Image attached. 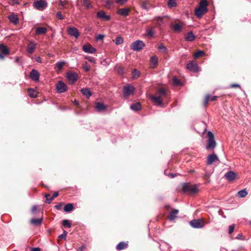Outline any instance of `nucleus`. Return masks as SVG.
<instances>
[{
  "instance_id": "35",
  "label": "nucleus",
  "mask_w": 251,
  "mask_h": 251,
  "mask_svg": "<svg viewBox=\"0 0 251 251\" xmlns=\"http://www.w3.org/2000/svg\"><path fill=\"white\" fill-rule=\"evenodd\" d=\"M113 42L116 45H119L124 43V39L121 36H119L113 40Z\"/></svg>"
},
{
  "instance_id": "13",
  "label": "nucleus",
  "mask_w": 251,
  "mask_h": 251,
  "mask_svg": "<svg viewBox=\"0 0 251 251\" xmlns=\"http://www.w3.org/2000/svg\"><path fill=\"white\" fill-rule=\"evenodd\" d=\"M219 161V158L217 154L213 153L208 155L207 157L206 164L208 165H212L215 161Z\"/></svg>"
},
{
  "instance_id": "54",
  "label": "nucleus",
  "mask_w": 251,
  "mask_h": 251,
  "mask_svg": "<svg viewBox=\"0 0 251 251\" xmlns=\"http://www.w3.org/2000/svg\"><path fill=\"white\" fill-rule=\"evenodd\" d=\"M56 17L59 20H63L64 19V17L62 15L61 11L57 12L56 13Z\"/></svg>"
},
{
  "instance_id": "34",
  "label": "nucleus",
  "mask_w": 251,
  "mask_h": 251,
  "mask_svg": "<svg viewBox=\"0 0 251 251\" xmlns=\"http://www.w3.org/2000/svg\"><path fill=\"white\" fill-rule=\"evenodd\" d=\"M150 62L153 65L152 68H154L158 63V58L156 56H153L151 57Z\"/></svg>"
},
{
  "instance_id": "33",
  "label": "nucleus",
  "mask_w": 251,
  "mask_h": 251,
  "mask_svg": "<svg viewBox=\"0 0 251 251\" xmlns=\"http://www.w3.org/2000/svg\"><path fill=\"white\" fill-rule=\"evenodd\" d=\"M165 208L169 212V215L168 216V220L173 221V209L170 206H165Z\"/></svg>"
},
{
  "instance_id": "49",
  "label": "nucleus",
  "mask_w": 251,
  "mask_h": 251,
  "mask_svg": "<svg viewBox=\"0 0 251 251\" xmlns=\"http://www.w3.org/2000/svg\"><path fill=\"white\" fill-rule=\"evenodd\" d=\"M158 49L162 52H166L167 51V48L162 44H161L158 46Z\"/></svg>"
},
{
  "instance_id": "31",
  "label": "nucleus",
  "mask_w": 251,
  "mask_h": 251,
  "mask_svg": "<svg viewBox=\"0 0 251 251\" xmlns=\"http://www.w3.org/2000/svg\"><path fill=\"white\" fill-rule=\"evenodd\" d=\"M127 246V243L124 242H121L117 245L116 249L118 251H121L126 248Z\"/></svg>"
},
{
  "instance_id": "52",
  "label": "nucleus",
  "mask_w": 251,
  "mask_h": 251,
  "mask_svg": "<svg viewBox=\"0 0 251 251\" xmlns=\"http://www.w3.org/2000/svg\"><path fill=\"white\" fill-rule=\"evenodd\" d=\"M85 58L86 59H87L89 61L94 63V64H95L96 63V60H95V59L92 57H90V56H86L85 57Z\"/></svg>"
},
{
  "instance_id": "56",
  "label": "nucleus",
  "mask_w": 251,
  "mask_h": 251,
  "mask_svg": "<svg viewBox=\"0 0 251 251\" xmlns=\"http://www.w3.org/2000/svg\"><path fill=\"white\" fill-rule=\"evenodd\" d=\"M234 229V225H232L229 226L228 233L229 234H231Z\"/></svg>"
},
{
  "instance_id": "6",
  "label": "nucleus",
  "mask_w": 251,
  "mask_h": 251,
  "mask_svg": "<svg viewBox=\"0 0 251 251\" xmlns=\"http://www.w3.org/2000/svg\"><path fill=\"white\" fill-rule=\"evenodd\" d=\"M185 24L184 22H179L174 23V32L181 33L185 28Z\"/></svg>"
},
{
  "instance_id": "21",
  "label": "nucleus",
  "mask_w": 251,
  "mask_h": 251,
  "mask_svg": "<svg viewBox=\"0 0 251 251\" xmlns=\"http://www.w3.org/2000/svg\"><path fill=\"white\" fill-rule=\"evenodd\" d=\"M36 44L33 41H30L27 46L26 51L28 53L32 54L35 50Z\"/></svg>"
},
{
  "instance_id": "61",
  "label": "nucleus",
  "mask_w": 251,
  "mask_h": 251,
  "mask_svg": "<svg viewBox=\"0 0 251 251\" xmlns=\"http://www.w3.org/2000/svg\"><path fill=\"white\" fill-rule=\"evenodd\" d=\"M178 212V210L177 209H174V220L176 218V214Z\"/></svg>"
},
{
  "instance_id": "4",
  "label": "nucleus",
  "mask_w": 251,
  "mask_h": 251,
  "mask_svg": "<svg viewBox=\"0 0 251 251\" xmlns=\"http://www.w3.org/2000/svg\"><path fill=\"white\" fill-rule=\"evenodd\" d=\"M189 225L194 228H201L204 226V222L201 219H194L189 222Z\"/></svg>"
},
{
  "instance_id": "51",
  "label": "nucleus",
  "mask_w": 251,
  "mask_h": 251,
  "mask_svg": "<svg viewBox=\"0 0 251 251\" xmlns=\"http://www.w3.org/2000/svg\"><path fill=\"white\" fill-rule=\"evenodd\" d=\"M62 225L64 226H67L68 227H70L71 226V225L68 220H64L62 221Z\"/></svg>"
},
{
  "instance_id": "18",
  "label": "nucleus",
  "mask_w": 251,
  "mask_h": 251,
  "mask_svg": "<svg viewBox=\"0 0 251 251\" xmlns=\"http://www.w3.org/2000/svg\"><path fill=\"white\" fill-rule=\"evenodd\" d=\"M130 9L129 8H122L119 9L117 11V14L123 17H126L129 15Z\"/></svg>"
},
{
  "instance_id": "37",
  "label": "nucleus",
  "mask_w": 251,
  "mask_h": 251,
  "mask_svg": "<svg viewBox=\"0 0 251 251\" xmlns=\"http://www.w3.org/2000/svg\"><path fill=\"white\" fill-rule=\"evenodd\" d=\"M141 7L145 10H148L150 8V3L149 0L143 1L141 4Z\"/></svg>"
},
{
  "instance_id": "28",
  "label": "nucleus",
  "mask_w": 251,
  "mask_h": 251,
  "mask_svg": "<svg viewBox=\"0 0 251 251\" xmlns=\"http://www.w3.org/2000/svg\"><path fill=\"white\" fill-rule=\"evenodd\" d=\"M81 92L87 98H89L91 95L92 93L88 88H82L81 89Z\"/></svg>"
},
{
  "instance_id": "32",
  "label": "nucleus",
  "mask_w": 251,
  "mask_h": 251,
  "mask_svg": "<svg viewBox=\"0 0 251 251\" xmlns=\"http://www.w3.org/2000/svg\"><path fill=\"white\" fill-rule=\"evenodd\" d=\"M66 62L64 61H59L55 64V69L56 71H59L63 68V66L65 65Z\"/></svg>"
},
{
  "instance_id": "53",
  "label": "nucleus",
  "mask_w": 251,
  "mask_h": 251,
  "mask_svg": "<svg viewBox=\"0 0 251 251\" xmlns=\"http://www.w3.org/2000/svg\"><path fill=\"white\" fill-rule=\"evenodd\" d=\"M128 0H115V2L120 5H123L126 3Z\"/></svg>"
},
{
  "instance_id": "47",
  "label": "nucleus",
  "mask_w": 251,
  "mask_h": 251,
  "mask_svg": "<svg viewBox=\"0 0 251 251\" xmlns=\"http://www.w3.org/2000/svg\"><path fill=\"white\" fill-rule=\"evenodd\" d=\"M132 75L133 78H136L139 76L140 73L136 69H134L132 72Z\"/></svg>"
},
{
  "instance_id": "38",
  "label": "nucleus",
  "mask_w": 251,
  "mask_h": 251,
  "mask_svg": "<svg viewBox=\"0 0 251 251\" xmlns=\"http://www.w3.org/2000/svg\"><path fill=\"white\" fill-rule=\"evenodd\" d=\"M161 249L164 250L163 251H171L170 248L171 247L166 243H163L161 245H160Z\"/></svg>"
},
{
  "instance_id": "10",
  "label": "nucleus",
  "mask_w": 251,
  "mask_h": 251,
  "mask_svg": "<svg viewBox=\"0 0 251 251\" xmlns=\"http://www.w3.org/2000/svg\"><path fill=\"white\" fill-rule=\"evenodd\" d=\"M134 90V87L132 85H129L126 86H124L123 88V93L124 96L126 97L132 95L133 93Z\"/></svg>"
},
{
  "instance_id": "30",
  "label": "nucleus",
  "mask_w": 251,
  "mask_h": 251,
  "mask_svg": "<svg viewBox=\"0 0 251 251\" xmlns=\"http://www.w3.org/2000/svg\"><path fill=\"white\" fill-rule=\"evenodd\" d=\"M43 221L42 218H33L30 220V223L32 225L38 226L40 225Z\"/></svg>"
},
{
  "instance_id": "25",
  "label": "nucleus",
  "mask_w": 251,
  "mask_h": 251,
  "mask_svg": "<svg viewBox=\"0 0 251 251\" xmlns=\"http://www.w3.org/2000/svg\"><path fill=\"white\" fill-rule=\"evenodd\" d=\"M217 98V97L216 96H213L210 99V95H207L206 96H205V99H204V102H203V105L204 106H206L208 102L210 100V101H214Z\"/></svg>"
},
{
  "instance_id": "12",
  "label": "nucleus",
  "mask_w": 251,
  "mask_h": 251,
  "mask_svg": "<svg viewBox=\"0 0 251 251\" xmlns=\"http://www.w3.org/2000/svg\"><path fill=\"white\" fill-rule=\"evenodd\" d=\"M67 32L69 35L74 37L75 38H77L80 35L78 29L74 27H68Z\"/></svg>"
},
{
  "instance_id": "42",
  "label": "nucleus",
  "mask_w": 251,
  "mask_h": 251,
  "mask_svg": "<svg viewBox=\"0 0 251 251\" xmlns=\"http://www.w3.org/2000/svg\"><path fill=\"white\" fill-rule=\"evenodd\" d=\"M164 20L165 18L163 17H157L155 19L157 24L159 25H161L164 23Z\"/></svg>"
},
{
  "instance_id": "43",
  "label": "nucleus",
  "mask_w": 251,
  "mask_h": 251,
  "mask_svg": "<svg viewBox=\"0 0 251 251\" xmlns=\"http://www.w3.org/2000/svg\"><path fill=\"white\" fill-rule=\"evenodd\" d=\"M157 94L160 96H163L166 94V90L163 88H160L157 90Z\"/></svg>"
},
{
  "instance_id": "2",
  "label": "nucleus",
  "mask_w": 251,
  "mask_h": 251,
  "mask_svg": "<svg viewBox=\"0 0 251 251\" xmlns=\"http://www.w3.org/2000/svg\"><path fill=\"white\" fill-rule=\"evenodd\" d=\"M182 192L189 195H193L197 193L198 189L196 185L189 183H184L182 185Z\"/></svg>"
},
{
  "instance_id": "36",
  "label": "nucleus",
  "mask_w": 251,
  "mask_h": 251,
  "mask_svg": "<svg viewBox=\"0 0 251 251\" xmlns=\"http://www.w3.org/2000/svg\"><path fill=\"white\" fill-rule=\"evenodd\" d=\"M74 209V206L72 203H69L65 205L64 210L66 212H70Z\"/></svg>"
},
{
  "instance_id": "41",
  "label": "nucleus",
  "mask_w": 251,
  "mask_h": 251,
  "mask_svg": "<svg viewBox=\"0 0 251 251\" xmlns=\"http://www.w3.org/2000/svg\"><path fill=\"white\" fill-rule=\"evenodd\" d=\"M238 195L240 198H244L248 195V192L245 189L239 191Z\"/></svg>"
},
{
  "instance_id": "29",
  "label": "nucleus",
  "mask_w": 251,
  "mask_h": 251,
  "mask_svg": "<svg viewBox=\"0 0 251 251\" xmlns=\"http://www.w3.org/2000/svg\"><path fill=\"white\" fill-rule=\"evenodd\" d=\"M130 108L133 111H138L141 108L140 102H136L130 106Z\"/></svg>"
},
{
  "instance_id": "3",
  "label": "nucleus",
  "mask_w": 251,
  "mask_h": 251,
  "mask_svg": "<svg viewBox=\"0 0 251 251\" xmlns=\"http://www.w3.org/2000/svg\"><path fill=\"white\" fill-rule=\"evenodd\" d=\"M208 140H207L205 148L206 150H213L216 147L217 143L215 141L213 133L209 131L207 132Z\"/></svg>"
},
{
  "instance_id": "14",
  "label": "nucleus",
  "mask_w": 251,
  "mask_h": 251,
  "mask_svg": "<svg viewBox=\"0 0 251 251\" xmlns=\"http://www.w3.org/2000/svg\"><path fill=\"white\" fill-rule=\"evenodd\" d=\"M40 74L39 72L35 69H32L30 72L29 77L30 78L36 82L39 80Z\"/></svg>"
},
{
  "instance_id": "50",
  "label": "nucleus",
  "mask_w": 251,
  "mask_h": 251,
  "mask_svg": "<svg viewBox=\"0 0 251 251\" xmlns=\"http://www.w3.org/2000/svg\"><path fill=\"white\" fill-rule=\"evenodd\" d=\"M106 4V6L107 8H110V7L113 5L114 3V1L111 0H106L105 1Z\"/></svg>"
},
{
  "instance_id": "20",
  "label": "nucleus",
  "mask_w": 251,
  "mask_h": 251,
  "mask_svg": "<svg viewBox=\"0 0 251 251\" xmlns=\"http://www.w3.org/2000/svg\"><path fill=\"white\" fill-rule=\"evenodd\" d=\"M8 18L9 21L14 25H17L19 23V19L18 16L14 13H12L9 15Z\"/></svg>"
},
{
  "instance_id": "8",
  "label": "nucleus",
  "mask_w": 251,
  "mask_h": 251,
  "mask_svg": "<svg viewBox=\"0 0 251 251\" xmlns=\"http://www.w3.org/2000/svg\"><path fill=\"white\" fill-rule=\"evenodd\" d=\"M187 69L190 71L197 73L199 71L198 64L193 61L189 62L187 64Z\"/></svg>"
},
{
  "instance_id": "60",
  "label": "nucleus",
  "mask_w": 251,
  "mask_h": 251,
  "mask_svg": "<svg viewBox=\"0 0 251 251\" xmlns=\"http://www.w3.org/2000/svg\"><path fill=\"white\" fill-rule=\"evenodd\" d=\"M63 204L60 203L55 206V208L57 210H61Z\"/></svg>"
},
{
  "instance_id": "48",
  "label": "nucleus",
  "mask_w": 251,
  "mask_h": 251,
  "mask_svg": "<svg viewBox=\"0 0 251 251\" xmlns=\"http://www.w3.org/2000/svg\"><path fill=\"white\" fill-rule=\"evenodd\" d=\"M48 196H50V194H46L45 195V197H46V202L47 203H50L54 199V198H53V196H50V198H48Z\"/></svg>"
},
{
  "instance_id": "16",
  "label": "nucleus",
  "mask_w": 251,
  "mask_h": 251,
  "mask_svg": "<svg viewBox=\"0 0 251 251\" xmlns=\"http://www.w3.org/2000/svg\"><path fill=\"white\" fill-rule=\"evenodd\" d=\"M150 97L151 101L156 106H161L162 104V100L160 96H157L151 95L150 96Z\"/></svg>"
},
{
  "instance_id": "1",
  "label": "nucleus",
  "mask_w": 251,
  "mask_h": 251,
  "mask_svg": "<svg viewBox=\"0 0 251 251\" xmlns=\"http://www.w3.org/2000/svg\"><path fill=\"white\" fill-rule=\"evenodd\" d=\"M208 4L207 0H201L200 1L199 6L195 9V15L198 18H201L208 11Z\"/></svg>"
},
{
  "instance_id": "64",
  "label": "nucleus",
  "mask_w": 251,
  "mask_h": 251,
  "mask_svg": "<svg viewBox=\"0 0 251 251\" xmlns=\"http://www.w3.org/2000/svg\"><path fill=\"white\" fill-rule=\"evenodd\" d=\"M168 6L170 8H173V0H169L168 2Z\"/></svg>"
},
{
  "instance_id": "22",
  "label": "nucleus",
  "mask_w": 251,
  "mask_h": 251,
  "mask_svg": "<svg viewBox=\"0 0 251 251\" xmlns=\"http://www.w3.org/2000/svg\"><path fill=\"white\" fill-rule=\"evenodd\" d=\"M155 33L154 27L149 26L146 28L145 35L149 38H151Z\"/></svg>"
},
{
  "instance_id": "23",
  "label": "nucleus",
  "mask_w": 251,
  "mask_h": 251,
  "mask_svg": "<svg viewBox=\"0 0 251 251\" xmlns=\"http://www.w3.org/2000/svg\"><path fill=\"white\" fill-rule=\"evenodd\" d=\"M196 35L192 31H190L185 35V40L188 42H192L195 40Z\"/></svg>"
},
{
  "instance_id": "46",
  "label": "nucleus",
  "mask_w": 251,
  "mask_h": 251,
  "mask_svg": "<svg viewBox=\"0 0 251 251\" xmlns=\"http://www.w3.org/2000/svg\"><path fill=\"white\" fill-rule=\"evenodd\" d=\"M82 68L85 72H87L90 70V66L88 64L87 62H85L82 65Z\"/></svg>"
},
{
  "instance_id": "11",
  "label": "nucleus",
  "mask_w": 251,
  "mask_h": 251,
  "mask_svg": "<svg viewBox=\"0 0 251 251\" xmlns=\"http://www.w3.org/2000/svg\"><path fill=\"white\" fill-rule=\"evenodd\" d=\"M56 88L59 93H62L66 91L67 87L63 81H59L56 84Z\"/></svg>"
},
{
  "instance_id": "19",
  "label": "nucleus",
  "mask_w": 251,
  "mask_h": 251,
  "mask_svg": "<svg viewBox=\"0 0 251 251\" xmlns=\"http://www.w3.org/2000/svg\"><path fill=\"white\" fill-rule=\"evenodd\" d=\"M97 17L99 19L103 20L106 21L110 20V16L106 15L105 12L103 10H100L97 13Z\"/></svg>"
},
{
  "instance_id": "40",
  "label": "nucleus",
  "mask_w": 251,
  "mask_h": 251,
  "mask_svg": "<svg viewBox=\"0 0 251 251\" xmlns=\"http://www.w3.org/2000/svg\"><path fill=\"white\" fill-rule=\"evenodd\" d=\"M28 95L31 98H35L37 96L36 91H35L32 88H29L28 89Z\"/></svg>"
},
{
  "instance_id": "5",
  "label": "nucleus",
  "mask_w": 251,
  "mask_h": 251,
  "mask_svg": "<svg viewBox=\"0 0 251 251\" xmlns=\"http://www.w3.org/2000/svg\"><path fill=\"white\" fill-rule=\"evenodd\" d=\"M145 46V44L142 41L137 40L131 44L130 48L131 50L134 51H139L141 50Z\"/></svg>"
},
{
  "instance_id": "24",
  "label": "nucleus",
  "mask_w": 251,
  "mask_h": 251,
  "mask_svg": "<svg viewBox=\"0 0 251 251\" xmlns=\"http://www.w3.org/2000/svg\"><path fill=\"white\" fill-rule=\"evenodd\" d=\"M225 177L228 181H233L235 178L236 174L233 171H229L225 175Z\"/></svg>"
},
{
  "instance_id": "17",
  "label": "nucleus",
  "mask_w": 251,
  "mask_h": 251,
  "mask_svg": "<svg viewBox=\"0 0 251 251\" xmlns=\"http://www.w3.org/2000/svg\"><path fill=\"white\" fill-rule=\"evenodd\" d=\"M9 53V50L7 47L3 44L0 45V59H3L4 56L2 54L8 55Z\"/></svg>"
},
{
  "instance_id": "59",
  "label": "nucleus",
  "mask_w": 251,
  "mask_h": 251,
  "mask_svg": "<svg viewBox=\"0 0 251 251\" xmlns=\"http://www.w3.org/2000/svg\"><path fill=\"white\" fill-rule=\"evenodd\" d=\"M237 239L244 240L245 238L243 237L242 234H239L236 237Z\"/></svg>"
},
{
  "instance_id": "58",
  "label": "nucleus",
  "mask_w": 251,
  "mask_h": 251,
  "mask_svg": "<svg viewBox=\"0 0 251 251\" xmlns=\"http://www.w3.org/2000/svg\"><path fill=\"white\" fill-rule=\"evenodd\" d=\"M10 3V4L14 5L15 4H19L20 2L18 0H11Z\"/></svg>"
},
{
  "instance_id": "7",
  "label": "nucleus",
  "mask_w": 251,
  "mask_h": 251,
  "mask_svg": "<svg viewBox=\"0 0 251 251\" xmlns=\"http://www.w3.org/2000/svg\"><path fill=\"white\" fill-rule=\"evenodd\" d=\"M47 2L43 0L36 1L33 4V7L39 10H43L47 7Z\"/></svg>"
},
{
  "instance_id": "15",
  "label": "nucleus",
  "mask_w": 251,
  "mask_h": 251,
  "mask_svg": "<svg viewBox=\"0 0 251 251\" xmlns=\"http://www.w3.org/2000/svg\"><path fill=\"white\" fill-rule=\"evenodd\" d=\"M83 50L89 53H95L96 52V49L93 47L90 44H85L82 47Z\"/></svg>"
},
{
  "instance_id": "44",
  "label": "nucleus",
  "mask_w": 251,
  "mask_h": 251,
  "mask_svg": "<svg viewBox=\"0 0 251 251\" xmlns=\"http://www.w3.org/2000/svg\"><path fill=\"white\" fill-rule=\"evenodd\" d=\"M204 54L205 52L203 50H199L194 54V56L195 58H198Z\"/></svg>"
},
{
  "instance_id": "39",
  "label": "nucleus",
  "mask_w": 251,
  "mask_h": 251,
  "mask_svg": "<svg viewBox=\"0 0 251 251\" xmlns=\"http://www.w3.org/2000/svg\"><path fill=\"white\" fill-rule=\"evenodd\" d=\"M82 5L87 9L90 8L92 7V5L90 3L89 0H83Z\"/></svg>"
},
{
  "instance_id": "63",
  "label": "nucleus",
  "mask_w": 251,
  "mask_h": 251,
  "mask_svg": "<svg viewBox=\"0 0 251 251\" xmlns=\"http://www.w3.org/2000/svg\"><path fill=\"white\" fill-rule=\"evenodd\" d=\"M37 209V207L36 205H34L32 206V208H31V212L32 213H34L36 211Z\"/></svg>"
},
{
  "instance_id": "55",
  "label": "nucleus",
  "mask_w": 251,
  "mask_h": 251,
  "mask_svg": "<svg viewBox=\"0 0 251 251\" xmlns=\"http://www.w3.org/2000/svg\"><path fill=\"white\" fill-rule=\"evenodd\" d=\"M66 236H67V232L66 231H64L63 234L60 235L58 236V238L60 239H63L64 240H65L66 238Z\"/></svg>"
},
{
  "instance_id": "45",
  "label": "nucleus",
  "mask_w": 251,
  "mask_h": 251,
  "mask_svg": "<svg viewBox=\"0 0 251 251\" xmlns=\"http://www.w3.org/2000/svg\"><path fill=\"white\" fill-rule=\"evenodd\" d=\"M181 82L176 76H174V86L181 85Z\"/></svg>"
},
{
  "instance_id": "9",
  "label": "nucleus",
  "mask_w": 251,
  "mask_h": 251,
  "mask_svg": "<svg viewBox=\"0 0 251 251\" xmlns=\"http://www.w3.org/2000/svg\"><path fill=\"white\" fill-rule=\"evenodd\" d=\"M66 77L68 81L71 84H74L78 78L77 75L72 72H68Z\"/></svg>"
},
{
  "instance_id": "62",
  "label": "nucleus",
  "mask_w": 251,
  "mask_h": 251,
  "mask_svg": "<svg viewBox=\"0 0 251 251\" xmlns=\"http://www.w3.org/2000/svg\"><path fill=\"white\" fill-rule=\"evenodd\" d=\"M30 251H41V249L40 248H32L31 249Z\"/></svg>"
},
{
  "instance_id": "57",
  "label": "nucleus",
  "mask_w": 251,
  "mask_h": 251,
  "mask_svg": "<svg viewBox=\"0 0 251 251\" xmlns=\"http://www.w3.org/2000/svg\"><path fill=\"white\" fill-rule=\"evenodd\" d=\"M104 35H103V34H99V35H98L96 37V39L97 41H98V40H102L103 38H104Z\"/></svg>"
},
{
  "instance_id": "26",
  "label": "nucleus",
  "mask_w": 251,
  "mask_h": 251,
  "mask_svg": "<svg viewBox=\"0 0 251 251\" xmlns=\"http://www.w3.org/2000/svg\"><path fill=\"white\" fill-rule=\"evenodd\" d=\"M106 108L107 107L103 103L97 102L96 104V108L98 111L105 110Z\"/></svg>"
},
{
  "instance_id": "27",
  "label": "nucleus",
  "mask_w": 251,
  "mask_h": 251,
  "mask_svg": "<svg viewBox=\"0 0 251 251\" xmlns=\"http://www.w3.org/2000/svg\"><path fill=\"white\" fill-rule=\"evenodd\" d=\"M47 29L44 27H38L35 31L36 35H40L42 34H45L47 32Z\"/></svg>"
}]
</instances>
